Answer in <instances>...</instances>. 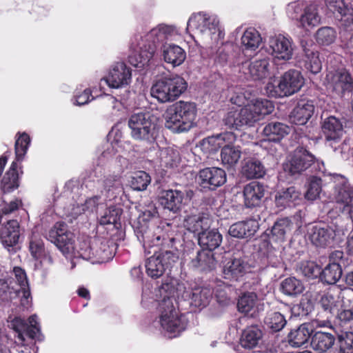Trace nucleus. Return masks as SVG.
Segmentation results:
<instances>
[{
	"instance_id": "obj_14",
	"label": "nucleus",
	"mask_w": 353,
	"mask_h": 353,
	"mask_svg": "<svg viewBox=\"0 0 353 353\" xmlns=\"http://www.w3.org/2000/svg\"><path fill=\"white\" fill-rule=\"evenodd\" d=\"M267 50L274 61H288L293 55L292 41L281 34L270 37Z\"/></svg>"
},
{
	"instance_id": "obj_20",
	"label": "nucleus",
	"mask_w": 353,
	"mask_h": 353,
	"mask_svg": "<svg viewBox=\"0 0 353 353\" xmlns=\"http://www.w3.org/2000/svg\"><path fill=\"white\" fill-rule=\"evenodd\" d=\"M258 229V222L254 219H249L232 224L228 232L233 237L243 239L253 236Z\"/></svg>"
},
{
	"instance_id": "obj_30",
	"label": "nucleus",
	"mask_w": 353,
	"mask_h": 353,
	"mask_svg": "<svg viewBox=\"0 0 353 353\" xmlns=\"http://www.w3.org/2000/svg\"><path fill=\"white\" fill-rule=\"evenodd\" d=\"M312 243L318 247H325L330 244L332 239V230L320 225H314L308 232Z\"/></svg>"
},
{
	"instance_id": "obj_35",
	"label": "nucleus",
	"mask_w": 353,
	"mask_h": 353,
	"mask_svg": "<svg viewBox=\"0 0 353 353\" xmlns=\"http://www.w3.org/2000/svg\"><path fill=\"white\" fill-rule=\"evenodd\" d=\"M222 242V235L216 230H204L199 234V245L208 250L218 248Z\"/></svg>"
},
{
	"instance_id": "obj_64",
	"label": "nucleus",
	"mask_w": 353,
	"mask_h": 353,
	"mask_svg": "<svg viewBox=\"0 0 353 353\" xmlns=\"http://www.w3.org/2000/svg\"><path fill=\"white\" fill-rule=\"evenodd\" d=\"M21 205V201L19 199H15L11 201L7 206H5L3 209V213L9 214L14 210H17Z\"/></svg>"
},
{
	"instance_id": "obj_34",
	"label": "nucleus",
	"mask_w": 353,
	"mask_h": 353,
	"mask_svg": "<svg viewBox=\"0 0 353 353\" xmlns=\"http://www.w3.org/2000/svg\"><path fill=\"white\" fill-rule=\"evenodd\" d=\"M312 334V327L307 323L301 325L289 334V343L293 347H301L309 340Z\"/></svg>"
},
{
	"instance_id": "obj_25",
	"label": "nucleus",
	"mask_w": 353,
	"mask_h": 353,
	"mask_svg": "<svg viewBox=\"0 0 353 353\" xmlns=\"http://www.w3.org/2000/svg\"><path fill=\"white\" fill-rule=\"evenodd\" d=\"M131 70L123 61L117 62L112 68V88L128 85L131 80Z\"/></svg>"
},
{
	"instance_id": "obj_3",
	"label": "nucleus",
	"mask_w": 353,
	"mask_h": 353,
	"mask_svg": "<svg viewBox=\"0 0 353 353\" xmlns=\"http://www.w3.org/2000/svg\"><path fill=\"white\" fill-rule=\"evenodd\" d=\"M196 112L194 103L179 101L166 109L165 126L174 132H187L194 125Z\"/></svg>"
},
{
	"instance_id": "obj_58",
	"label": "nucleus",
	"mask_w": 353,
	"mask_h": 353,
	"mask_svg": "<svg viewBox=\"0 0 353 353\" xmlns=\"http://www.w3.org/2000/svg\"><path fill=\"white\" fill-rule=\"evenodd\" d=\"M340 350L343 353H353V332H345L339 335Z\"/></svg>"
},
{
	"instance_id": "obj_49",
	"label": "nucleus",
	"mask_w": 353,
	"mask_h": 353,
	"mask_svg": "<svg viewBox=\"0 0 353 353\" xmlns=\"http://www.w3.org/2000/svg\"><path fill=\"white\" fill-rule=\"evenodd\" d=\"M327 8L336 17H342L351 12V9L345 4L343 0H326Z\"/></svg>"
},
{
	"instance_id": "obj_51",
	"label": "nucleus",
	"mask_w": 353,
	"mask_h": 353,
	"mask_svg": "<svg viewBox=\"0 0 353 353\" xmlns=\"http://www.w3.org/2000/svg\"><path fill=\"white\" fill-rule=\"evenodd\" d=\"M321 190V179L317 177H312L309 182L304 196L305 199L313 201L319 198Z\"/></svg>"
},
{
	"instance_id": "obj_13",
	"label": "nucleus",
	"mask_w": 353,
	"mask_h": 353,
	"mask_svg": "<svg viewBox=\"0 0 353 353\" xmlns=\"http://www.w3.org/2000/svg\"><path fill=\"white\" fill-rule=\"evenodd\" d=\"M314 161V156L303 148H297L284 164V170L292 175L300 174L309 168Z\"/></svg>"
},
{
	"instance_id": "obj_32",
	"label": "nucleus",
	"mask_w": 353,
	"mask_h": 353,
	"mask_svg": "<svg viewBox=\"0 0 353 353\" xmlns=\"http://www.w3.org/2000/svg\"><path fill=\"white\" fill-rule=\"evenodd\" d=\"M335 343V337L330 333L316 332L311 341L312 348L319 352L323 353L330 350Z\"/></svg>"
},
{
	"instance_id": "obj_9",
	"label": "nucleus",
	"mask_w": 353,
	"mask_h": 353,
	"mask_svg": "<svg viewBox=\"0 0 353 353\" xmlns=\"http://www.w3.org/2000/svg\"><path fill=\"white\" fill-rule=\"evenodd\" d=\"M179 259V256L172 251H164L161 253H155L148 259L145 268L149 276L157 279L161 276L165 269L175 263Z\"/></svg>"
},
{
	"instance_id": "obj_44",
	"label": "nucleus",
	"mask_w": 353,
	"mask_h": 353,
	"mask_svg": "<svg viewBox=\"0 0 353 353\" xmlns=\"http://www.w3.org/2000/svg\"><path fill=\"white\" fill-rule=\"evenodd\" d=\"M320 16L317 12V6L311 4L304 11V14L300 19L302 27L307 28L317 26L320 23Z\"/></svg>"
},
{
	"instance_id": "obj_36",
	"label": "nucleus",
	"mask_w": 353,
	"mask_h": 353,
	"mask_svg": "<svg viewBox=\"0 0 353 353\" xmlns=\"http://www.w3.org/2000/svg\"><path fill=\"white\" fill-rule=\"evenodd\" d=\"M262 336V331L258 327H248L242 333L241 345L244 348L252 349L259 344Z\"/></svg>"
},
{
	"instance_id": "obj_57",
	"label": "nucleus",
	"mask_w": 353,
	"mask_h": 353,
	"mask_svg": "<svg viewBox=\"0 0 353 353\" xmlns=\"http://www.w3.org/2000/svg\"><path fill=\"white\" fill-rule=\"evenodd\" d=\"M336 39L335 31L330 27H323L316 32V41L323 45H329L334 41Z\"/></svg>"
},
{
	"instance_id": "obj_53",
	"label": "nucleus",
	"mask_w": 353,
	"mask_h": 353,
	"mask_svg": "<svg viewBox=\"0 0 353 353\" xmlns=\"http://www.w3.org/2000/svg\"><path fill=\"white\" fill-rule=\"evenodd\" d=\"M123 210L120 208L114 209L112 211V217L115 216L113 222H112V225H113V228H112V232L115 230V233L113 234L114 237V241H119L124 239L125 232L122 228V224L121 222V217L122 215Z\"/></svg>"
},
{
	"instance_id": "obj_61",
	"label": "nucleus",
	"mask_w": 353,
	"mask_h": 353,
	"mask_svg": "<svg viewBox=\"0 0 353 353\" xmlns=\"http://www.w3.org/2000/svg\"><path fill=\"white\" fill-rule=\"evenodd\" d=\"M197 217L199 220L197 221L198 226V232L200 230H205L209 228L211 225V219L208 214H198Z\"/></svg>"
},
{
	"instance_id": "obj_39",
	"label": "nucleus",
	"mask_w": 353,
	"mask_h": 353,
	"mask_svg": "<svg viewBox=\"0 0 353 353\" xmlns=\"http://www.w3.org/2000/svg\"><path fill=\"white\" fill-rule=\"evenodd\" d=\"M292 222L289 218L278 219L272 228V238L276 241H284L292 229Z\"/></svg>"
},
{
	"instance_id": "obj_29",
	"label": "nucleus",
	"mask_w": 353,
	"mask_h": 353,
	"mask_svg": "<svg viewBox=\"0 0 353 353\" xmlns=\"http://www.w3.org/2000/svg\"><path fill=\"white\" fill-rule=\"evenodd\" d=\"M233 137L232 133H223L216 136H212L204 139L201 142V150L205 152L212 154L219 150L220 148H223L227 141Z\"/></svg>"
},
{
	"instance_id": "obj_2",
	"label": "nucleus",
	"mask_w": 353,
	"mask_h": 353,
	"mask_svg": "<svg viewBox=\"0 0 353 353\" xmlns=\"http://www.w3.org/2000/svg\"><path fill=\"white\" fill-rule=\"evenodd\" d=\"M274 108L273 103L267 99L252 100L241 108H232L223 118V123L229 129L250 127L272 113Z\"/></svg>"
},
{
	"instance_id": "obj_23",
	"label": "nucleus",
	"mask_w": 353,
	"mask_h": 353,
	"mask_svg": "<svg viewBox=\"0 0 353 353\" xmlns=\"http://www.w3.org/2000/svg\"><path fill=\"white\" fill-rule=\"evenodd\" d=\"M301 200V192L294 186L279 191L275 195V204L280 208L292 207Z\"/></svg>"
},
{
	"instance_id": "obj_42",
	"label": "nucleus",
	"mask_w": 353,
	"mask_h": 353,
	"mask_svg": "<svg viewBox=\"0 0 353 353\" xmlns=\"http://www.w3.org/2000/svg\"><path fill=\"white\" fill-rule=\"evenodd\" d=\"M281 290L282 293L290 296H296L305 290L303 282L294 276L285 279L281 283Z\"/></svg>"
},
{
	"instance_id": "obj_28",
	"label": "nucleus",
	"mask_w": 353,
	"mask_h": 353,
	"mask_svg": "<svg viewBox=\"0 0 353 353\" xmlns=\"http://www.w3.org/2000/svg\"><path fill=\"white\" fill-rule=\"evenodd\" d=\"M314 107L312 102L302 100L298 103L292 112L291 119L296 125L307 123L313 114Z\"/></svg>"
},
{
	"instance_id": "obj_21",
	"label": "nucleus",
	"mask_w": 353,
	"mask_h": 353,
	"mask_svg": "<svg viewBox=\"0 0 353 353\" xmlns=\"http://www.w3.org/2000/svg\"><path fill=\"white\" fill-rule=\"evenodd\" d=\"M301 46L305 53V67L313 74L319 72L322 68V63L319 59V52L315 49L313 43L308 44L302 41Z\"/></svg>"
},
{
	"instance_id": "obj_6",
	"label": "nucleus",
	"mask_w": 353,
	"mask_h": 353,
	"mask_svg": "<svg viewBox=\"0 0 353 353\" xmlns=\"http://www.w3.org/2000/svg\"><path fill=\"white\" fill-rule=\"evenodd\" d=\"M188 88L185 80L178 74H170L157 81L150 88L151 96L164 103L175 101Z\"/></svg>"
},
{
	"instance_id": "obj_27",
	"label": "nucleus",
	"mask_w": 353,
	"mask_h": 353,
	"mask_svg": "<svg viewBox=\"0 0 353 353\" xmlns=\"http://www.w3.org/2000/svg\"><path fill=\"white\" fill-rule=\"evenodd\" d=\"M19 239V225L17 221L10 220L0 230V239L6 247H11L18 243Z\"/></svg>"
},
{
	"instance_id": "obj_60",
	"label": "nucleus",
	"mask_w": 353,
	"mask_h": 353,
	"mask_svg": "<svg viewBox=\"0 0 353 353\" xmlns=\"http://www.w3.org/2000/svg\"><path fill=\"white\" fill-rule=\"evenodd\" d=\"M199 218L197 214H192L188 216L184 220V226L190 231L192 232H198L197 221Z\"/></svg>"
},
{
	"instance_id": "obj_4",
	"label": "nucleus",
	"mask_w": 353,
	"mask_h": 353,
	"mask_svg": "<svg viewBox=\"0 0 353 353\" xmlns=\"http://www.w3.org/2000/svg\"><path fill=\"white\" fill-rule=\"evenodd\" d=\"M160 292L169 294L176 299L181 298L188 301L190 305L194 308L206 307L212 297V292L210 288L197 287L190 291L186 290L184 284L175 279H171L169 282L163 283Z\"/></svg>"
},
{
	"instance_id": "obj_55",
	"label": "nucleus",
	"mask_w": 353,
	"mask_h": 353,
	"mask_svg": "<svg viewBox=\"0 0 353 353\" xmlns=\"http://www.w3.org/2000/svg\"><path fill=\"white\" fill-rule=\"evenodd\" d=\"M30 143V137L26 133L19 134L15 142V154L17 160L23 159L27 152Z\"/></svg>"
},
{
	"instance_id": "obj_54",
	"label": "nucleus",
	"mask_w": 353,
	"mask_h": 353,
	"mask_svg": "<svg viewBox=\"0 0 353 353\" xmlns=\"http://www.w3.org/2000/svg\"><path fill=\"white\" fill-rule=\"evenodd\" d=\"M299 272L305 277L314 279L320 276L321 268L313 261H303L299 266Z\"/></svg>"
},
{
	"instance_id": "obj_16",
	"label": "nucleus",
	"mask_w": 353,
	"mask_h": 353,
	"mask_svg": "<svg viewBox=\"0 0 353 353\" xmlns=\"http://www.w3.org/2000/svg\"><path fill=\"white\" fill-rule=\"evenodd\" d=\"M207 23L212 25V28H209L210 34H214L216 32H219L218 18L204 13H198L192 16L188 20V28L195 29L201 33H207Z\"/></svg>"
},
{
	"instance_id": "obj_10",
	"label": "nucleus",
	"mask_w": 353,
	"mask_h": 353,
	"mask_svg": "<svg viewBox=\"0 0 353 353\" xmlns=\"http://www.w3.org/2000/svg\"><path fill=\"white\" fill-rule=\"evenodd\" d=\"M48 237L63 254L74 251V236L73 233L68 231L65 223H57L50 230Z\"/></svg>"
},
{
	"instance_id": "obj_45",
	"label": "nucleus",
	"mask_w": 353,
	"mask_h": 353,
	"mask_svg": "<svg viewBox=\"0 0 353 353\" xmlns=\"http://www.w3.org/2000/svg\"><path fill=\"white\" fill-rule=\"evenodd\" d=\"M18 176L15 170V163H12L10 169L6 173L1 181V189L4 193L10 192L18 188Z\"/></svg>"
},
{
	"instance_id": "obj_26",
	"label": "nucleus",
	"mask_w": 353,
	"mask_h": 353,
	"mask_svg": "<svg viewBox=\"0 0 353 353\" xmlns=\"http://www.w3.org/2000/svg\"><path fill=\"white\" fill-rule=\"evenodd\" d=\"M183 197V193L179 190H168L162 192L160 203L164 208L176 212L182 207Z\"/></svg>"
},
{
	"instance_id": "obj_33",
	"label": "nucleus",
	"mask_w": 353,
	"mask_h": 353,
	"mask_svg": "<svg viewBox=\"0 0 353 353\" xmlns=\"http://www.w3.org/2000/svg\"><path fill=\"white\" fill-rule=\"evenodd\" d=\"M322 129L327 139L330 140L338 139L343 134V122L334 116L327 117L323 121Z\"/></svg>"
},
{
	"instance_id": "obj_22",
	"label": "nucleus",
	"mask_w": 353,
	"mask_h": 353,
	"mask_svg": "<svg viewBox=\"0 0 353 353\" xmlns=\"http://www.w3.org/2000/svg\"><path fill=\"white\" fill-rule=\"evenodd\" d=\"M319 305L323 310L325 319L321 321L316 320L314 323H316V326L327 327L330 324L329 319H331L334 311L337 310V301L332 294L326 293L321 296Z\"/></svg>"
},
{
	"instance_id": "obj_50",
	"label": "nucleus",
	"mask_w": 353,
	"mask_h": 353,
	"mask_svg": "<svg viewBox=\"0 0 353 353\" xmlns=\"http://www.w3.org/2000/svg\"><path fill=\"white\" fill-rule=\"evenodd\" d=\"M257 296L254 292H248L243 294L238 301V310L243 313H248L256 306Z\"/></svg>"
},
{
	"instance_id": "obj_11",
	"label": "nucleus",
	"mask_w": 353,
	"mask_h": 353,
	"mask_svg": "<svg viewBox=\"0 0 353 353\" xmlns=\"http://www.w3.org/2000/svg\"><path fill=\"white\" fill-rule=\"evenodd\" d=\"M333 199L336 209L353 221V186L347 182L336 185Z\"/></svg>"
},
{
	"instance_id": "obj_19",
	"label": "nucleus",
	"mask_w": 353,
	"mask_h": 353,
	"mask_svg": "<svg viewBox=\"0 0 353 353\" xmlns=\"http://www.w3.org/2000/svg\"><path fill=\"white\" fill-rule=\"evenodd\" d=\"M270 65L268 59L255 60L243 68V72L252 80H261L269 76Z\"/></svg>"
},
{
	"instance_id": "obj_18",
	"label": "nucleus",
	"mask_w": 353,
	"mask_h": 353,
	"mask_svg": "<svg viewBox=\"0 0 353 353\" xmlns=\"http://www.w3.org/2000/svg\"><path fill=\"white\" fill-rule=\"evenodd\" d=\"M266 192L265 187L258 181L247 184L243 189L244 203L248 208L259 206Z\"/></svg>"
},
{
	"instance_id": "obj_48",
	"label": "nucleus",
	"mask_w": 353,
	"mask_h": 353,
	"mask_svg": "<svg viewBox=\"0 0 353 353\" xmlns=\"http://www.w3.org/2000/svg\"><path fill=\"white\" fill-rule=\"evenodd\" d=\"M151 181L150 175L144 171H138L133 174L130 181L132 188L137 191L145 190Z\"/></svg>"
},
{
	"instance_id": "obj_37",
	"label": "nucleus",
	"mask_w": 353,
	"mask_h": 353,
	"mask_svg": "<svg viewBox=\"0 0 353 353\" xmlns=\"http://www.w3.org/2000/svg\"><path fill=\"white\" fill-rule=\"evenodd\" d=\"M248 270V265L240 259H234L229 262L223 270L225 279L238 280Z\"/></svg>"
},
{
	"instance_id": "obj_15",
	"label": "nucleus",
	"mask_w": 353,
	"mask_h": 353,
	"mask_svg": "<svg viewBox=\"0 0 353 353\" xmlns=\"http://www.w3.org/2000/svg\"><path fill=\"white\" fill-rule=\"evenodd\" d=\"M327 87L338 94L350 91L353 88V78L345 69L330 72L326 76Z\"/></svg>"
},
{
	"instance_id": "obj_52",
	"label": "nucleus",
	"mask_w": 353,
	"mask_h": 353,
	"mask_svg": "<svg viewBox=\"0 0 353 353\" xmlns=\"http://www.w3.org/2000/svg\"><path fill=\"white\" fill-rule=\"evenodd\" d=\"M265 322L268 327L274 332L281 330L286 324L285 317L279 312L269 314Z\"/></svg>"
},
{
	"instance_id": "obj_59",
	"label": "nucleus",
	"mask_w": 353,
	"mask_h": 353,
	"mask_svg": "<svg viewBox=\"0 0 353 353\" xmlns=\"http://www.w3.org/2000/svg\"><path fill=\"white\" fill-rule=\"evenodd\" d=\"M10 327L17 332V337L20 340L24 341L23 332L27 329L26 321L20 317H14L10 321Z\"/></svg>"
},
{
	"instance_id": "obj_1",
	"label": "nucleus",
	"mask_w": 353,
	"mask_h": 353,
	"mask_svg": "<svg viewBox=\"0 0 353 353\" xmlns=\"http://www.w3.org/2000/svg\"><path fill=\"white\" fill-rule=\"evenodd\" d=\"M173 26L161 24L145 33H137L130 39L128 60L134 67H141L153 57L157 44L172 36Z\"/></svg>"
},
{
	"instance_id": "obj_17",
	"label": "nucleus",
	"mask_w": 353,
	"mask_h": 353,
	"mask_svg": "<svg viewBox=\"0 0 353 353\" xmlns=\"http://www.w3.org/2000/svg\"><path fill=\"white\" fill-rule=\"evenodd\" d=\"M200 183L203 188L214 189L224 184L226 181V174L223 169L213 167L207 168L199 172Z\"/></svg>"
},
{
	"instance_id": "obj_56",
	"label": "nucleus",
	"mask_w": 353,
	"mask_h": 353,
	"mask_svg": "<svg viewBox=\"0 0 353 353\" xmlns=\"http://www.w3.org/2000/svg\"><path fill=\"white\" fill-rule=\"evenodd\" d=\"M158 218L159 212L155 204L150 201L148 203H145V206L139 216V222H148Z\"/></svg>"
},
{
	"instance_id": "obj_41",
	"label": "nucleus",
	"mask_w": 353,
	"mask_h": 353,
	"mask_svg": "<svg viewBox=\"0 0 353 353\" xmlns=\"http://www.w3.org/2000/svg\"><path fill=\"white\" fill-rule=\"evenodd\" d=\"M341 275L342 269L339 262H330L320 274L321 281L330 285L335 284Z\"/></svg>"
},
{
	"instance_id": "obj_7",
	"label": "nucleus",
	"mask_w": 353,
	"mask_h": 353,
	"mask_svg": "<svg viewBox=\"0 0 353 353\" xmlns=\"http://www.w3.org/2000/svg\"><path fill=\"white\" fill-rule=\"evenodd\" d=\"M304 84V79L301 72L296 70H290L281 77L277 85L269 82L266 90L272 97H282L298 92Z\"/></svg>"
},
{
	"instance_id": "obj_43",
	"label": "nucleus",
	"mask_w": 353,
	"mask_h": 353,
	"mask_svg": "<svg viewBox=\"0 0 353 353\" xmlns=\"http://www.w3.org/2000/svg\"><path fill=\"white\" fill-rule=\"evenodd\" d=\"M265 173V170L260 161L257 159H249L245 162L242 167V174L247 179L262 177Z\"/></svg>"
},
{
	"instance_id": "obj_38",
	"label": "nucleus",
	"mask_w": 353,
	"mask_h": 353,
	"mask_svg": "<svg viewBox=\"0 0 353 353\" xmlns=\"http://www.w3.org/2000/svg\"><path fill=\"white\" fill-rule=\"evenodd\" d=\"M241 41L243 50L254 51L261 46L262 37L254 28H248L243 32Z\"/></svg>"
},
{
	"instance_id": "obj_62",
	"label": "nucleus",
	"mask_w": 353,
	"mask_h": 353,
	"mask_svg": "<svg viewBox=\"0 0 353 353\" xmlns=\"http://www.w3.org/2000/svg\"><path fill=\"white\" fill-rule=\"evenodd\" d=\"M90 96L91 91L88 89L85 90L82 94L77 96L75 104L82 105L88 103L91 100Z\"/></svg>"
},
{
	"instance_id": "obj_47",
	"label": "nucleus",
	"mask_w": 353,
	"mask_h": 353,
	"mask_svg": "<svg viewBox=\"0 0 353 353\" xmlns=\"http://www.w3.org/2000/svg\"><path fill=\"white\" fill-rule=\"evenodd\" d=\"M241 155L239 147L232 146L226 143L221 150V160L224 164L232 165L236 164Z\"/></svg>"
},
{
	"instance_id": "obj_12",
	"label": "nucleus",
	"mask_w": 353,
	"mask_h": 353,
	"mask_svg": "<svg viewBox=\"0 0 353 353\" xmlns=\"http://www.w3.org/2000/svg\"><path fill=\"white\" fill-rule=\"evenodd\" d=\"M17 286L12 285L13 292H10V299H19L20 304L23 307H28L31 303L30 292L26 274L23 270L15 267L13 270Z\"/></svg>"
},
{
	"instance_id": "obj_40",
	"label": "nucleus",
	"mask_w": 353,
	"mask_h": 353,
	"mask_svg": "<svg viewBox=\"0 0 353 353\" xmlns=\"http://www.w3.org/2000/svg\"><path fill=\"white\" fill-rule=\"evenodd\" d=\"M263 133L270 141H279L289 133V127L282 123L272 122L265 126Z\"/></svg>"
},
{
	"instance_id": "obj_31",
	"label": "nucleus",
	"mask_w": 353,
	"mask_h": 353,
	"mask_svg": "<svg viewBox=\"0 0 353 353\" xmlns=\"http://www.w3.org/2000/svg\"><path fill=\"white\" fill-rule=\"evenodd\" d=\"M216 264L214 254L208 250L198 252L196 256L191 261V265L201 271L211 270L215 268Z\"/></svg>"
},
{
	"instance_id": "obj_46",
	"label": "nucleus",
	"mask_w": 353,
	"mask_h": 353,
	"mask_svg": "<svg viewBox=\"0 0 353 353\" xmlns=\"http://www.w3.org/2000/svg\"><path fill=\"white\" fill-rule=\"evenodd\" d=\"M30 251L32 256L36 259H42L47 261L51 263L52 258L50 256L46 254L43 241L37 236H32L30 242Z\"/></svg>"
},
{
	"instance_id": "obj_5",
	"label": "nucleus",
	"mask_w": 353,
	"mask_h": 353,
	"mask_svg": "<svg viewBox=\"0 0 353 353\" xmlns=\"http://www.w3.org/2000/svg\"><path fill=\"white\" fill-rule=\"evenodd\" d=\"M161 294L163 298L159 303L160 323L162 328L170 334V337H175L185 330L187 321L176 309V299L167 293Z\"/></svg>"
},
{
	"instance_id": "obj_63",
	"label": "nucleus",
	"mask_w": 353,
	"mask_h": 353,
	"mask_svg": "<svg viewBox=\"0 0 353 353\" xmlns=\"http://www.w3.org/2000/svg\"><path fill=\"white\" fill-rule=\"evenodd\" d=\"M338 317L342 322H350L353 320V310H343L338 314Z\"/></svg>"
},
{
	"instance_id": "obj_24",
	"label": "nucleus",
	"mask_w": 353,
	"mask_h": 353,
	"mask_svg": "<svg viewBox=\"0 0 353 353\" xmlns=\"http://www.w3.org/2000/svg\"><path fill=\"white\" fill-rule=\"evenodd\" d=\"M162 54L163 60L173 67L181 65L186 57L185 50L172 43H165L163 46Z\"/></svg>"
},
{
	"instance_id": "obj_8",
	"label": "nucleus",
	"mask_w": 353,
	"mask_h": 353,
	"mask_svg": "<svg viewBox=\"0 0 353 353\" xmlns=\"http://www.w3.org/2000/svg\"><path fill=\"white\" fill-rule=\"evenodd\" d=\"M153 117L149 112L132 114L128 120L132 137L137 140H149L155 130Z\"/></svg>"
}]
</instances>
